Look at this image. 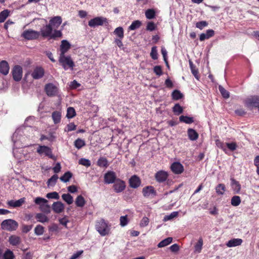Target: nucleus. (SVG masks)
Here are the masks:
<instances>
[{
	"label": "nucleus",
	"instance_id": "f257e3e1",
	"mask_svg": "<svg viewBox=\"0 0 259 259\" xmlns=\"http://www.w3.org/2000/svg\"><path fill=\"white\" fill-rule=\"evenodd\" d=\"M48 201L42 197H38L34 199V202L36 204L39 206V209L46 213H49L51 212L50 206L48 204Z\"/></svg>",
	"mask_w": 259,
	"mask_h": 259
},
{
	"label": "nucleus",
	"instance_id": "f03ea898",
	"mask_svg": "<svg viewBox=\"0 0 259 259\" xmlns=\"http://www.w3.org/2000/svg\"><path fill=\"white\" fill-rule=\"evenodd\" d=\"M96 228L101 236H105L109 234L110 228L104 220H100L96 224Z\"/></svg>",
	"mask_w": 259,
	"mask_h": 259
},
{
	"label": "nucleus",
	"instance_id": "7ed1b4c3",
	"mask_svg": "<svg viewBox=\"0 0 259 259\" xmlns=\"http://www.w3.org/2000/svg\"><path fill=\"white\" fill-rule=\"evenodd\" d=\"M2 228L9 231L16 230L18 227V223L12 219L5 220L1 224Z\"/></svg>",
	"mask_w": 259,
	"mask_h": 259
},
{
	"label": "nucleus",
	"instance_id": "20e7f679",
	"mask_svg": "<svg viewBox=\"0 0 259 259\" xmlns=\"http://www.w3.org/2000/svg\"><path fill=\"white\" fill-rule=\"evenodd\" d=\"M59 62L65 70H67L68 68L72 70L74 66V62L70 56H66L65 55L60 56Z\"/></svg>",
	"mask_w": 259,
	"mask_h": 259
},
{
	"label": "nucleus",
	"instance_id": "39448f33",
	"mask_svg": "<svg viewBox=\"0 0 259 259\" xmlns=\"http://www.w3.org/2000/svg\"><path fill=\"white\" fill-rule=\"evenodd\" d=\"M39 35V32L32 29L25 30L22 34V36L28 40L37 38Z\"/></svg>",
	"mask_w": 259,
	"mask_h": 259
},
{
	"label": "nucleus",
	"instance_id": "423d86ee",
	"mask_svg": "<svg viewBox=\"0 0 259 259\" xmlns=\"http://www.w3.org/2000/svg\"><path fill=\"white\" fill-rule=\"evenodd\" d=\"M107 19L102 17H97L89 21V25L91 27L95 28L98 26H102L106 22Z\"/></svg>",
	"mask_w": 259,
	"mask_h": 259
},
{
	"label": "nucleus",
	"instance_id": "0eeeda50",
	"mask_svg": "<svg viewBox=\"0 0 259 259\" xmlns=\"http://www.w3.org/2000/svg\"><path fill=\"white\" fill-rule=\"evenodd\" d=\"M143 196L146 198H152L156 195V192L154 187L151 186H148L144 187L142 189Z\"/></svg>",
	"mask_w": 259,
	"mask_h": 259
},
{
	"label": "nucleus",
	"instance_id": "6e6552de",
	"mask_svg": "<svg viewBox=\"0 0 259 259\" xmlns=\"http://www.w3.org/2000/svg\"><path fill=\"white\" fill-rule=\"evenodd\" d=\"M36 151L40 155L44 154L51 158H54L51 149L48 146L40 145L37 149Z\"/></svg>",
	"mask_w": 259,
	"mask_h": 259
},
{
	"label": "nucleus",
	"instance_id": "1a4fd4ad",
	"mask_svg": "<svg viewBox=\"0 0 259 259\" xmlns=\"http://www.w3.org/2000/svg\"><path fill=\"white\" fill-rule=\"evenodd\" d=\"M45 90L47 95L50 97L56 96L58 93L57 87L51 83L46 84Z\"/></svg>",
	"mask_w": 259,
	"mask_h": 259
},
{
	"label": "nucleus",
	"instance_id": "9d476101",
	"mask_svg": "<svg viewBox=\"0 0 259 259\" xmlns=\"http://www.w3.org/2000/svg\"><path fill=\"white\" fill-rule=\"evenodd\" d=\"M13 79L17 81H20L22 77V68L19 65L15 66L13 69Z\"/></svg>",
	"mask_w": 259,
	"mask_h": 259
},
{
	"label": "nucleus",
	"instance_id": "9b49d317",
	"mask_svg": "<svg viewBox=\"0 0 259 259\" xmlns=\"http://www.w3.org/2000/svg\"><path fill=\"white\" fill-rule=\"evenodd\" d=\"M172 171L177 175L182 174L184 170V168L183 165L179 162H174L170 166Z\"/></svg>",
	"mask_w": 259,
	"mask_h": 259
},
{
	"label": "nucleus",
	"instance_id": "f8f14e48",
	"mask_svg": "<svg viewBox=\"0 0 259 259\" xmlns=\"http://www.w3.org/2000/svg\"><path fill=\"white\" fill-rule=\"evenodd\" d=\"M116 176L115 173L112 171H108L104 175V182L106 184H112L115 182Z\"/></svg>",
	"mask_w": 259,
	"mask_h": 259
},
{
	"label": "nucleus",
	"instance_id": "ddd939ff",
	"mask_svg": "<svg viewBox=\"0 0 259 259\" xmlns=\"http://www.w3.org/2000/svg\"><path fill=\"white\" fill-rule=\"evenodd\" d=\"M113 188L116 193H120L124 190L125 188V183L120 179H117L113 185Z\"/></svg>",
	"mask_w": 259,
	"mask_h": 259
},
{
	"label": "nucleus",
	"instance_id": "4468645a",
	"mask_svg": "<svg viewBox=\"0 0 259 259\" xmlns=\"http://www.w3.org/2000/svg\"><path fill=\"white\" fill-rule=\"evenodd\" d=\"M53 30V27L48 24L43 26L41 28L40 31L39 32L41 33V34L43 37H51Z\"/></svg>",
	"mask_w": 259,
	"mask_h": 259
},
{
	"label": "nucleus",
	"instance_id": "2eb2a0df",
	"mask_svg": "<svg viewBox=\"0 0 259 259\" xmlns=\"http://www.w3.org/2000/svg\"><path fill=\"white\" fill-rule=\"evenodd\" d=\"M141 183L140 179L136 175L133 176L129 180L130 186L133 188H137L139 187Z\"/></svg>",
	"mask_w": 259,
	"mask_h": 259
},
{
	"label": "nucleus",
	"instance_id": "dca6fc26",
	"mask_svg": "<svg viewBox=\"0 0 259 259\" xmlns=\"http://www.w3.org/2000/svg\"><path fill=\"white\" fill-rule=\"evenodd\" d=\"M52 207L55 212L59 213L64 210L65 206L61 201H57L53 203Z\"/></svg>",
	"mask_w": 259,
	"mask_h": 259
},
{
	"label": "nucleus",
	"instance_id": "f3484780",
	"mask_svg": "<svg viewBox=\"0 0 259 259\" xmlns=\"http://www.w3.org/2000/svg\"><path fill=\"white\" fill-rule=\"evenodd\" d=\"M62 23V19L60 16H56L50 20L49 25L56 29L59 27Z\"/></svg>",
	"mask_w": 259,
	"mask_h": 259
},
{
	"label": "nucleus",
	"instance_id": "a211bd4d",
	"mask_svg": "<svg viewBox=\"0 0 259 259\" xmlns=\"http://www.w3.org/2000/svg\"><path fill=\"white\" fill-rule=\"evenodd\" d=\"M25 201V198L24 197L20 198L18 200H11L7 202L8 205L12 207H20Z\"/></svg>",
	"mask_w": 259,
	"mask_h": 259
},
{
	"label": "nucleus",
	"instance_id": "6ab92c4d",
	"mask_svg": "<svg viewBox=\"0 0 259 259\" xmlns=\"http://www.w3.org/2000/svg\"><path fill=\"white\" fill-rule=\"evenodd\" d=\"M10 67L8 63L6 61H2L0 62V72L4 75L8 74Z\"/></svg>",
	"mask_w": 259,
	"mask_h": 259
},
{
	"label": "nucleus",
	"instance_id": "aec40b11",
	"mask_svg": "<svg viewBox=\"0 0 259 259\" xmlns=\"http://www.w3.org/2000/svg\"><path fill=\"white\" fill-rule=\"evenodd\" d=\"M70 48V44L66 40H63L60 46L61 53L60 56L65 55L68 50Z\"/></svg>",
	"mask_w": 259,
	"mask_h": 259
},
{
	"label": "nucleus",
	"instance_id": "412c9836",
	"mask_svg": "<svg viewBox=\"0 0 259 259\" xmlns=\"http://www.w3.org/2000/svg\"><path fill=\"white\" fill-rule=\"evenodd\" d=\"M44 74V69L40 67L36 68L31 73V76L35 79L41 78Z\"/></svg>",
	"mask_w": 259,
	"mask_h": 259
},
{
	"label": "nucleus",
	"instance_id": "4be33fe9",
	"mask_svg": "<svg viewBox=\"0 0 259 259\" xmlns=\"http://www.w3.org/2000/svg\"><path fill=\"white\" fill-rule=\"evenodd\" d=\"M243 241L240 238H234L230 240L228 242L226 243V245L228 247H235L237 246L240 245Z\"/></svg>",
	"mask_w": 259,
	"mask_h": 259
},
{
	"label": "nucleus",
	"instance_id": "5701e85b",
	"mask_svg": "<svg viewBox=\"0 0 259 259\" xmlns=\"http://www.w3.org/2000/svg\"><path fill=\"white\" fill-rule=\"evenodd\" d=\"M247 104L249 106L257 107L259 105V97L254 96L248 98Z\"/></svg>",
	"mask_w": 259,
	"mask_h": 259
},
{
	"label": "nucleus",
	"instance_id": "b1692460",
	"mask_svg": "<svg viewBox=\"0 0 259 259\" xmlns=\"http://www.w3.org/2000/svg\"><path fill=\"white\" fill-rule=\"evenodd\" d=\"M18 137V131H16L14 133V134L12 136V140L14 142V146L16 147V148H19L21 147L27 146L26 145L22 144V143H19V141L17 139Z\"/></svg>",
	"mask_w": 259,
	"mask_h": 259
},
{
	"label": "nucleus",
	"instance_id": "393cba45",
	"mask_svg": "<svg viewBox=\"0 0 259 259\" xmlns=\"http://www.w3.org/2000/svg\"><path fill=\"white\" fill-rule=\"evenodd\" d=\"M231 186L235 193H239L241 189V185L239 182L234 179H231Z\"/></svg>",
	"mask_w": 259,
	"mask_h": 259
},
{
	"label": "nucleus",
	"instance_id": "a878e982",
	"mask_svg": "<svg viewBox=\"0 0 259 259\" xmlns=\"http://www.w3.org/2000/svg\"><path fill=\"white\" fill-rule=\"evenodd\" d=\"M35 218L37 221L41 223L48 222L49 221L47 216L42 213H37L36 214Z\"/></svg>",
	"mask_w": 259,
	"mask_h": 259
},
{
	"label": "nucleus",
	"instance_id": "bb28decb",
	"mask_svg": "<svg viewBox=\"0 0 259 259\" xmlns=\"http://www.w3.org/2000/svg\"><path fill=\"white\" fill-rule=\"evenodd\" d=\"M188 135L189 138L192 141H195L198 138V133L192 128H189L188 130Z\"/></svg>",
	"mask_w": 259,
	"mask_h": 259
},
{
	"label": "nucleus",
	"instance_id": "cd10ccee",
	"mask_svg": "<svg viewBox=\"0 0 259 259\" xmlns=\"http://www.w3.org/2000/svg\"><path fill=\"white\" fill-rule=\"evenodd\" d=\"M52 117L55 124L60 122L61 118V113L57 111L53 112Z\"/></svg>",
	"mask_w": 259,
	"mask_h": 259
},
{
	"label": "nucleus",
	"instance_id": "c85d7f7f",
	"mask_svg": "<svg viewBox=\"0 0 259 259\" xmlns=\"http://www.w3.org/2000/svg\"><path fill=\"white\" fill-rule=\"evenodd\" d=\"M113 33L119 38L122 39L124 36V31L123 28L122 27H117L113 31Z\"/></svg>",
	"mask_w": 259,
	"mask_h": 259
},
{
	"label": "nucleus",
	"instance_id": "c756f323",
	"mask_svg": "<svg viewBox=\"0 0 259 259\" xmlns=\"http://www.w3.org/2000/svg\"><path fill=\"white\" fill-rule=\"evenodd\" d=\"M62 198L69 205L71 204L73 202V197L68 193L63 194L62 195Z\"/></svg>",
	"mask_w": 259,
	"mask_h": 259
},
{
	"label": "nucleus",
	"instance_id": "7c9ffc66",
	"mask_svg": "<svg viewBox=\"0 0 259 259\" xmlns=\"http://www.w3.org/2000/svg\"><path fill=\"white\" fill-rule=\"evenodd\" d=\"M226 191V187L224 184H220L215 187L216 193L219 195H223Z\"/></svg>",
	"mask_w": 259,
	"mask_h": 259
},
{
	"label": "nucleus",
	"instance_id": "2f4dec72",
	"mask_svg": "<svg viewBox=\"0 0 259 259\" xmlns=\"http://www.w3.org/2000/svg\"><path fill=\"white\" fill-rule=\"evenodd\" d=\"M20 238L19 236L13 235L9 238V242L12 245H17L20 243Z\"/></svg>",
	"mask_w": 259,
	"mask_h": 259
},
{
	"label": "nucleus",
	"instance_id": "473e14b6",
	"mask_svg": "<svg viewBox=\"0 0 259 259\" xmlns=\"http://www.w3.org/2000/svg\"><path fill=\"white\" fill-rule=\"evenodd\" d=\"M203 245V239L200 238L198 242L195 244L194 247V252L196 253H200L201 251Z\"/></svg>",
	"mask_w": 259,
	"mask_h": 259
},
{
	"label": "nucleus",
	"instance_id": "72a5a7b5",
	"mask_svg": "<svg viewBox=\"0 0 259 259\" xmlns=\"http://www.w3.org/2000/svg\"><path fill=\"white\" fill-rule=\"evenodd\" d=\"M97 165L100 167H107L108 166V160L105 157H100L98 161Z\"/></svg>",
	"mask_w": 259,
	"mask_h": 259
},
{
	"label": "nucleus",
	"instance_id": "f704fd0d",
	"mask_svg": "<svg viewBox=\"0 0 259 259\" xmlns=\"http://www.w3.org/2000/svg\"><path fill=\"white\" fill-rule=\"evenodd\" d=\"M189 65L192 73L197 80H199V76L198 75V70L196 68L195 66L194 65L192 61H189Z\"/></svg>",
	"mask_w": 259,
	"mask_h": 259
},
{
	"label": "nucleus",
	"instance_id": "c9c22d12",
	"mask_svg": "<svg viewBox=\"0 0 259 259\" xmlns=\"http://www.w3.org/2000/svg\"><path fill=\"white\" fill-rule=\"evenodd\" d=\"M72 177V174L70 171L66 172L62 177H60V180L64 183L68 182Z\"/></svg>",
	"mask_w": 259,
	"mask_h": 259
},
{
	"label": "nucleus",
	"instance_id": "e433bc0d",
	"mask_svg": "<svg viewBox=\"0 0 259 259\" xmlns=\"http://www.w3.org/2000/svg\"><path fill=\"white\" fill-rule=\"evenodd\" d=\"M85 200L81 195L77 197L75 200V204L78 207H83L85 204Z\"/></svg>",
	"mask_w": 259,
	"mask_h": 259
},
{
	"label": "nucleus",
	"instance_id": "4c0bfd02",
	"mask_svg": "<svg viewBox=\"0 0 259 259\" xmlns=\"http://www.w3.org/2000/svg\"><path fill=\"white\" fill-rule=\"evenodd\" d=\"M142 23L139 20H136L132 22L131 25L128 27V30H134L136 29L139 28Z\"/></svg>",
	"mask_w": 259,
	"mask_h": 259
},
{
	"label": "nucleus",
	"instance_id": "58836bf2",
	"mask_svg": "<svg viewBox=\"0 0 259 259\" xmlns=\"http://www.w3.org/2000/svg\"><path fill=\"white\" fill-rule=\"evenodd\" d=\"M85 145V141L83 140L78 138L74 141V146L78 149H81Z\"/></svg>",
	"mask_w": 259,
	"mask_h": 259
},
{
	"label": "nucleus",
	"instance_id": "ea45409f",
	"mask_svg": "<svg viewBox=\"0 0 259 259\" xmlns=\"http://www.w3.org/2000/svg\"><path fill=\"white\" fill-rule=\"evenodd\" d=\"M180 121L187 124H190L193 122L194 120L192 117H188L187 116L182 115L179 118Z\"/></svg>",
	"mask_w": 259,
	"mask_h": 259
},
{
	"label": "nucleus",
	"instance_id": "a19ab883",
	"mask_svg": "<svg viewBox=\"0 0 259 259\" xmlns=\"http://www.w3.org/2000/svg\"><path fill=\"white\" fill-rule=\"evenodd\" d=\"M171 96L172 99L175 100H178L181 99L183 96L180 91L176 90L172 93Z\"/></svg>",
	"mask_w": 259,
	"mask_h": 259
},
{
	"label": "nucleus",
	"instance_id": "79ce46f5",
	"mask_svg": "<svg viewBox=\"0 0 259 259\" xmlns=\"http://www.w3.org/2000/svg\"><path fill=\"white\" fill-rule=\"evenodd\" d=\"M241 203L240 197L238 196H233L231 201V204L234 206H238Z\"/></svg>",
	"mask_w": 259,
	"mask_h": 259
},
{
	"label": "nucleus",
	"instance_id": "37998d69",
	"mask_svg": "<svg viewBox=\"0 0 259 259\" xmlns=\"http://www.w3.org/2000/svg\"><path fill=\"white\" fill-rule=\"evenodd\" d=\"M58 179V177L57 175H53L50 179H49L47 182L48 186H54Z\"/></svg>",
	"mask_w": 259,
	"mask_h": 259
},
{
	"label": "nucleus",
	"instance_id": "c03bdc74",
	"mask_svg": "<svg viewBox=\"0 0 259 259\" xmlns=\"http://www.w3.org/2000/svg\"><path fill=\"white\" fill-rule=\"evenodd\" d=\"M9 15V11L8 10L3 11L0 13V22H3L5 21Z\"/></svg>",
	"mask_w": 259,
	"mask_h": 259
},
{
	"label": "nucleus",
	"instance_id": "a18cd8bd",
	"mask_svg": "<svg viewBox=\"0 0 259 259\" xmlns=\"http://www.w3.org/2000/svg\"><path fill=\"white\" fill-rule=\"evenodd\" d=\"M155 12L153 9H148L145 12V16L148 19H152L154 18Z\"/></svg>",
	"mask_w": 259,
	"mask_h": 259
},
{
	"label": "nucleus",
	"instance_id": "49530a36",
	"mask_svg": "<svg viewBox=\"0 0 259 259\" xmlns=\"http://www.w3.org/2000/svg\"><path fill=\"white\" fill-rule=\"evenodd\" d=\"M76 115L75 109L73 107H69L67 109L66 116L68 118H71Z\"/></svg>",
	"mask_w": 259,
	"mask_h": 259
},
{
	"label": "nucleus",
	"instance_id": "de8ad7c7",
	"mask_svg": "<svg viewBox=\"0 0 259 259\" xmlns=\"http://www.w3.org/2000/svg\"><path fill=\"white\" fill-rule=\"evenodd\" d=\"M44 232V228L40 225H37L34 229V233L36 235H38V236L41 235L43 234Z\"/></svg>",
	"mask_w": 259,
	"mask_h": 259
},
{
	"label": "nucleus",
	"instance_id": "09e8293b",
	"mask_svg": "<svg viewBox=\"0 0 259 259\" xmlns=\"http://www.w3.org/2000/svg\"><path fill=\"white\" fill-rule=\"evenodd\" d=\"M178 215V212L177 211H174L172 212H171L170 214L169 215H166L164 218V219L163 220L164 221H169V220H172L173 219L177 217Z\"/></svg>",
	"mask_w": 259,
	"mask_h": 259
},
{
	"label": "nucleus",
	"instance_id": "8fccbe9b",
	"mask_svg": "<svg viewBox=\"0 0 259 259\" xmlns=\"http://www.w3.org/2000/svg\"><path fill=\"white\" fill-rule=\"evenodd\" d=\"M78 163L86 167H89L91 165V161L89 159L83 158L79 160Z\"/></svg>",
	"mask_w": 259,
	"mask_h": 259
},
{
	"label": "nucleus",
	"instance_id": "3c124183",
	"mask_svg": "<svg viewBox=\"0 0 259 259\" xmlns=\"http://www.w3.org/2000/svg\"><path fill=\"white\" fill-rule=\"evenodd\" d=\"M183 108L179 104H176L173 107V111L176 115H179L183 112Z\"/></svg>",
	"mask_w": 259,
	"mask_h": 259
},
{
	"label": "nucleus",
	"instance_id": "603ef678",
	"mask_svg": "<svg viewBox=\"0 0 259 259\" xmlns=\"http://www.w3.org/2000/svg\"><path fill=\"white\" fill-rule=\"evenodd\" d=\"M219 89L222 95L224 98L228 99L229 97V93L227 90H226L222 86L219 85Z\"/></svg>",
	"mask_w": 259,
	"mask_h": 259
},
{
	"label": "nucleus",
	"instance_id": "864d4df0",
	"mask_svg": "<svg viewBox=\"0 0 259 259\" xmlns=\"http://www.w3.org/2000/svg\"><path fill=\"white\" fill-rule=\"evenodd\" d=\"M46 197L49 199H59L60 197L58 193L56 192L49 193L47 194Z\"/></svg>",
	"mask_w": 259,
	"mask_h": 259
},
{
	"label": "nucleus",
	"instance_id": "5fc2aeb1",
	"mask_svg": "<svg viewBox=\"0 0 259 259\" xmlns=\"http://www.w3.org/2000/svg\"><path fill=\"white\" fill-rule=\"evenodd\" d=\"M149 222V220L147 217H144L142 218L140 223L141 227H144L147 226Z\"/></svg>",
	"mask_w": 259,
	"mask_h": 259
},
{
	"label": "nucleus",
	"instance_id": "6e6d98bb",
	"mask_svg": "<svg viewBox=\"0 0 259 259\" xmlns=\"http://www.w3.org/2000/svg\"><path fill=\"white\" fill-rule=\"evenodd\" d=\"M4 259H14V255L12 251L8 250L4 254Z\"/></svg>",
	"mask_w": 259,
	"mask_h": 259
},
{
	"label": "nucleus",
	"instance_id": "4d7b16f0",
	"mask_svg": "<svg viewBox=\"0 0 259 259\" xmlns=\"http://www.w3.org/2000/svg\"><path fill=\"white\" fill-rule=\"evenodd\" d=\"M128 223L127 215L121 216L120 218V224L122 227L125 226Z\"/></svg>",
	"mask_w": 259,
	"mask_h": 259
},
{
	"label": "nucleus",
	"instance_id": "13d9d810",
	"mask_svg": "<svg viewBox=\"0 0 259 259\" xmlns=\"http://www.w3.org/2000/svg\"><path fill=\"white\" fill-rule=\"evenodd\" d=\"M150 56L152 57V58L154 60H156L157 59V51L156 47H153L152 48Z\"/></svg>",
	"mask_w": 259,
	"mask_h": 259
},
{
	"label": "nucleus",
	"instance_id": "bf43d9fd",
	"mask_svg": "<svg viewBox=\"0 0 259 259\" xmlns=\"http://www.w3.org/2000/svg\"><path fill=\"white\" fill-rule=\"evenodd\" d=\"M226 145L228 148V149L232 151L235 150L237 147L236 144L234 142L226 143Z\"/></svg>",
	"mask_w": 259,
	"mask_h": 259
},
{
	"label": "nucleus",
	"instance_id": "052dcab7",
	"mask_svg": "<svg viewBox=\"0 0 259 259\" xmlns=\"http://www.w3.org/2000/svg\"><path fill=\"white\" fill-rule=\"evenodd\" d=\"M207 23L205 21L198 22L196 23V26L197 28L202 30L204 27L207 25Z\"/></svg>",
	"mask_w": 259,
	"mask_h": 259
},
{
	"label": "nucleus",
	"instance_id": "680f3d73",
	"mask_svg": "<svg viewBox=\"0 0 259 259\" xmlns=\"http://www.w3.org/2000/svg\"><path fill=\"white\" fill-rule=\"evenodd\" d=\"M32 228V225H26L22 226V231L23 233H27L30 231Z\"/></svg>",
	"mask_w": 259,
	"mask_h": 259
},
{
	"label": "nucleus",
	"instance_id": "e2e57ef3",
	"mask_svg": "<svg viewBox=\"0 0 259 259\" xmlns=\"http://www.w3.org/2000/svg\"><path fill=\"white\" fill-rule=\"evenodd\" d=\"M169 249L174 253H177L179 251L180 248L179 246L177 244H174L170 246L169 248Z\"/></svg>",
	"mask_w": 259,
	"mask_h": 259
},
{
	"label": "nucleus",
	"instance_id": "0e129e2a",
	"mask_svg": "<svg viewBox=\"0 0 259 259\" xmlns=\"http://www.w3.org/2000/svg\"><path fill=\"white\" fill-rule=\"evenodd\" d=\"M155 28V25L152 22H149L147 24L146 29L149 31H153Z\"/></svg>",
	"mask_w": 259,
	"mask_h": 259
},
{
	"label": "nucleus",
	"instance_id": "69168bd1",
	"mask_svg": "<svg viewBox=\"0 0 259 259\" xmlns=\"http://www.w3.org/2000/svg\"><path fill=\"white\" fill-rule=\"evenodd\" d=\"M215 143L218 147L221 148L224 151L226 152V149L223 143H222L220 140H217L215 141Z\"/></svg>",
	"mask_w": 259,
	"mask_h": 259
},
{
	"label": "nucleus",
	"instance_id": "338daca9",
	"mask_svg": "<svg viewBox=\"0 0 259 259\" xmlns=\"http://www.w3.org/2000/svg\"><path fill=\"white\" fill-rule=\"evenodd\" d=\"M254 163L256 167V172L259 175V156L255 157L254 160Z\"/></svg>",
	"mask_w": 259,
	"mask_h": 259
},
{
	"label": "nucleus",
	"instance_id": "774afa93",
	"mask_svg": "<svg viewBox=\"0 0 259 259\" xmlns=\"http://www.w3.org/2000/svg\"><path fill=\"white\" fill-rule=\"evenodd\" d=\"M155 179L158 182H162V170H159L156 174Z\"/></svg>",
	"mask_w": 259,
	"mask_h": 259
}]
</instances>
